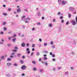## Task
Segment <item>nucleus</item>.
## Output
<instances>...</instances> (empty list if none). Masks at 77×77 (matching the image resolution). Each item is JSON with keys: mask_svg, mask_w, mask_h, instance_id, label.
Segmentation results:
<instances>
[{"mask_svg": "<svg viewBox=\"0 0 77 77\" xmlns=\"http://www.w3.org/2000/svg\"><path fill=\"white\" fill-rule=\"evenodd\" d=\"M69 10L70 11H73L75 10V8L72 7H71L69 8Z\"/></svg>", "mask_w": 77, "mask_h": 77, "instance_id": "f257e3e1", "label": "nucleus"}, {"mask_svg": "<svg viewBox=\"0 0 77 77\" xmlns=\"http://www.w3.org/2000/svg\"><path fill=\"white\" fill-rule=\"evenodd\" d=\"M21 68L22 69H23V70H25V69H26V66L25 65H23L22 66Z\"/></svg>", "mask_w": 77, "mask_h": 77, "instance_id": "f03ea898", "label": "nucleus"}, {"mask_svg": "<svg viewBox=\"0 0 77 77\" xmlns=\"http://www.w3.org/2000/svg\"><path fill=\"white\" fill-rule=\"evenodd\" d=\"M38 71L39 72H40L41 74H42L43 72H44V70L42 69H39L38 70Z\"/></svg>", "mask_w": 77, "mask_h": 77, "instance_id": "7ed1b4c3", "label": "nucleus"}, {"mask_svg": "<svg viewBox=\"0 0 77 77\" xmlns=\"http://www.w3.org/2000/svg\"><path fill=\"white\" fill-rule=\"evenodd\" d=\"M67 3V2L66 1L63 0L62 1V4L63 5H65V4H66Z\"/></svg>", "mask_w": 77, "mask_h": 77, "instance_id": "20e7f679", "label": "nucleus"}, {"mask_svg": "<svg viewBox=\"0 0 77 77\" xmlns=\"http://www.w3.org/2000/svg\"><path fill=\"white\" fill-rule=\"evenodd\" d=\"M71 23H72V24L74 26L76 24V23H75V21L74 20H72L71 21Z\"/></svg>", "mask_w": 77, "mask_h": 77, "instance_id": "39448f33", "label": "nucleus"}, {"mask_svg": "<svg viewBox=\"0 0 77 77\" xmlns=\"http://www.w3.org/2000/svg\"><path fill=\"white\" fill-rule=\"evenodd\" d=\"M37 14L38 16H39L40 15H41V11H40L39 10L37 11Z\"/></svg>", "mask_w": 77, "mask_h": 77, "instance_id": "423d86ee", "label": "nucleus"}, {"mask_svg": "<svg viewBox=\"0 0 77 77\" xmlns=\"http://www.w3.org/2000/svg\"><path fill=\"white\" fill-rule=\"evenodd\" d=\"M7 65L8 66H10L12 65V63H7Z\"/></svg>", "mask_w": 77, "mask_h": 77, "instance_id": "0eeeda50", "label": "nucleus"}, {"mask_svg": "<svg viewBox=\"0 0 77 77\" xmlns=\"http://www.w3.org/2000/svg\"><path fill=\"white\" fill-rule=\"evenodd\" d=\"M20 12H21V9L20 8L17 9V13H19Z\"/></svg>", "mask_w": 77, "mask_h": 77, "instance_id": "6e6552de", "label": "nucleus"}, {"mask_svg": "<svg viewBox=\"0 0 77 77\" xmlns=\"http://www.w3.org/2000/svg\"><path fill=\"white\" fill-rule=\"evenodd\" d=\"M22 47H25V43L23 42L21 44Z\"/></svg>", "mask_w": 77, "mask_h": 77, "instance_id": "1a4fd4ad", "label": "nucleus"}, {"mask_svg": "<svg viewBox=\"0 0 77 77\" xmlns=\"http://www.w3.org/2000/svg\"><path fill=\"white\" fill-rule=\"evenodd\" d=\"M58 3L59 5H61V4H62V1L61 0H58Z\"/></svg>", "mask_w": 77, "mask_h": 77, "instance_id": "9d476101", "label": "nucleus"}, {"mask_svg": "<svg viewBox=\"0 0 77 77\" xmlns=\"http://www.w3.org/2000/svg\"><path fill=\"white\" fill-rule=\"evenodd\" d=\"M17 56L18 57H20V56H21V54L20 53H18L17 54Z\"/></svg>", "mask_w": 77, "mask_h": 77, "instance_id": "9b49d317", "label": "nucleus"}, {"mask_svg": "<svg viewBox=\"0 0 77 77\" xmlns=\"http://www.w3.org/2000/svg\"><path fill=\"white\" fill-rule=\"evenodd\" d=\"M6 76L7 77H9L11 76V75L9 74H6Z\"/></svg>", "mask_w": 77, "mask_h": 77, "instance_id": "f8f14e48", "label": "nucleus"}, {"mask_svg": "<svg viewBox=\"0 0 77 77\" xmlns=\"http://www.w3.org/2000/svg\"><path fill=\"white\" fill-rule=\"evenodd\" d=\"M24 11L27 12H28V9H27V8H25L24 9Z\"/></svg>", "mask_w": 77, "mask_h": 77, "instance_id": "ddd939ff", "label": "nucleus"}, {"mask_svg": "<svg viewBox=\"0 0 77 77\" xmlns=\"http://www.w3.org/2000/svg\"><path fill=\"white\" fill-rule=\"evenodd\" d=\"M22 21L23 20V19H24V18H25L26 17V16H22Z\"/></svg>", "mask_w": 77, "mask_h": 77, "instance_id": "4468645a", "label": "nucleus"}, {"mask_svg": "<svg viewBox=\"0 0 77 77\" xmlns=\"http://www.w3.org/2000/svg\"><path fill=\"white\" fill-rule=\"evenodd\" d=\"M33 71H35L36 70V69H37L36 68V67H35L33 68Z\"/></svg>", "mask_w": 77, "mask_h": 77, "instance_id": "2eb2a0df", "label": "nucleus"}, {"mask_svg": "<svg viewBox=\"0 0 77 77\" xmlns=\"http://www.w3.org/2000/svg\"><path fill=\"white\" fill-rule=\"evenodd\" d=\"M3 30H4V31H6L7 30V29H6V27H4L3 28Z\"/></svg>", "mask_w": 77, "mask_h": 77, "instance_id": "dca6fc26", "label": "nucleus"}, {"mask_svg": "<svg viewBox=\"0 0 77 77\" xmlns=\"http://www.w3.org/2000/svg\"><path fill=\"white\" fill-rule=\"evenodd\" d=\"M15 41H16V38H14L12 40V41H13V42H15Z\"/></svg>", "mask_w": 77, "mask_h": 77, "instance_id": "f3484780", "label": "nucleus"}, {"mask_svg": "<svg viewBox=\"0 0 77 77\" xmlns=\"http://www.w3.org/2000/svg\"><path fill=\"white\" fill-rule=\"evenodd\" d=\"M48 26L50 27H52V24L50 23L48 24Z\"/></svg>", "mask_w": 77, "mask_h": 77, "instance_id": "a211bd4d", "label": "nucleus"}, {"mask_svg": "<svg viewBox=\"0 0 77 77\" xmlns=\"http://www.w3.org/2000/svg\"><path fill=\"white\" fill-rule=\"evenodd\" d=\"M30 20V19L29 18H27L26 19H25L24 20H23V21H25V20Z\"/></svg>", "mask_w": 77, "mask_h": 77, "instance_id": "6ab92c4d", "label": "nucleus"}, {"mask_svg": "<svg viewBox=\"0 0 77 77\" xmlns=\"http://www.w3.org/2000/svg\"><path fill=\"white\" fill-rule=\"evenodd\" d=\"M17 36V34H14V35L12 36H11V38H14V37H16Z\"/></svg>", "mask_w": 77, "mask_h": 77, "instance_id": "aec40b11", "label": "nucleus"}, {"mask_svg": "<svg viewBox=\"0 0 77 77\" xmlns=\"http://www.w3.org/2000/svg\"><path fill=\"white\" fill-rule=\"evenodd\" d=\"M11 8H9L8 9V11L9 12H10V11H11Z\"/></svg>", "mask_w": 77, "mask_h": 77, "instance_id": "412c9836", "label": "nucleus"}, {"mask_svg": "<svg viewBox=\"0 0 77 77\" xmlns=\"http://www.w3.org/2000/svg\"><path fill=\"white\" fill-rule=\"evenodd\" d=\"M68 73H69V72H65V75H68Z\"/></svg>", "mask_w": 77, "mask_h": 77, "instance_id": "4be33fe9", "label": "nucleus"}, {"mask_svg": "<svg viewBox=\"0 0 77 77\" xmlns=\"http://www.w3.org/2000/svg\"><path fill=\"white\" fill-rule=\"evenodd\" d=\"M40 54L39 53V52H37V54L36 55L37 56H39V55Z\"/></svg>", "mask_w": 77, "mask_h": 77, "instance_id": "5701e85b", "label": "nucleus"}, {"mask_svg": "<svg viewBox=\"0 0 77 77\" xmlns=\"http://www.w3.org/2000/svg\"><path fill=\"white\" fill-rule=\"evenodd\" d=\"M11 60V59L9 58L7 59V61H10Z\"/></svg>", "mask_w": 77, "mask_h": 77, "instance_id": "b1692460", "label": "nucleus"}, {"mask_svg": "<svg viewBox=\"0 0 77 77\" xmlns=\"http://www.w3.org/2000/svg\"><path fill=\"white\" fill-rule=\"evenodd\" d=\"M32 63H33V64H36V62L35 61H32Z\"/></svg>", "mask_w": 77, "mask_h": 77, "instance_id": "393cba45", "label": "nucleus"}, {"mask_svg": "<svg viewBox=\"0 0 77 77\" xmlns=\"http://www.w3.org/2000/svg\"><path fill=\"white\" fill-rule=\"evenodd\" d=\"M14 66H18V64L17 63H14Z\"/></svg>", "mask_w": 77, "mask_h": 77, "instance_id": "a878e982", "label": "nucleus"}, {"mask_svg": "<svg viewBox=\"0 0 77 77\" xmlns=\"http://www.w3.org/2000/svg\"><path fill=\"white\" fill-rule=\"evenodd\" d=\"M0 33L1 35H3V34H4V32L3 31H1L0 32Z\"/></svg>", "mask_w": 77, "mask_h": 77, "instance_id": "bb28decb", "label": "nucleus"}, {"mask_svg": "<svg viewBox=\"0 0 77 77\" xmlns=\"http://www.w3.org/2000/svg\"><path fill=\"white\" fill-rule=\"evenodd\" d=\"M11 38H12V37H8V40H9V41H11Z\"/></svg>", "mask_w": 77, "mask_h": 77, "instance_id": "cd10ccee", "label": "nucleus"}, {"mask_svg": "<svg viewBox=\"0 0 77 77\" xmlns=\"http://www.w3.org/2000/svg\"><path fill=\"white\" fill-rule=\"evenodd\" d=\"M6 22H4L3 24H2V25H3V26H5V25H6Z\"/></svg>", "mask_w": 77, "mask_h": 77, "instance_id": "c85d7f7f", "label": "nucleus"}, {"mask_svg": "<svg viewBox=\"0 0 77 77\" xmlns=\"http://www.w3.org/2000/svg\"><path fill=\"white\" fill-rule=\"evenodd\" d=\"M55 46L53 45L51 46V48H55Z\"/></svg>", "mask_w": 77, "mask_h": 77, "instance_id": "c756f323", "label": "nucleus"}, {"mask_svg": "<svg viewBox=\"0 0 77 77\" xmlns=\"http://www.w3.org/2000/svg\"><path fill=\"white\" fill-rule=\"evenodd\" d=\"M51 45H53V41H51L50 43Z\"/></svg>", "mask_w": 77, "mask_h": 77, "instance_id": "7c9ffc66", "label": "nucleus"}, {"mask_svg": "<svg viewBox=\"0 0 77 77\" xmlns=\"http://www.w3.org/2000/svg\"><path fill=\"white\" fill-rule=\"evenodd\" d=\"M8 47H11V45L10 43H9L8 44Z\"/></svg>", "mask_w": 77, "mask_h": 77, "instance_id": "2f4dec72", "label": "nucleus"}, {"mask_svg": "<svg viewBox=\"0 0 77 77\" xmlns=\"http://www.w3.org/2000/svg\"><path fill=\"white\" fill-rule=\"evenodd\" d=\"M12 51L13 52H16L17 51V50L15 49L12 50Z\"/></svg>", "mask_w": 77, "mask_h": 77, "instance_id": "473e14b6", "label": "nucleus"}, {"mask_svg": "<svg viewBox=\"0 0 77 77\" xmlns=\"http://www.w3.org/2000/svg\"><path fill=\"white\" fill-rule=\"evenodd\" d=\"M34 30H35V28H33L32 29V31H34Z\"/></svg>", "mask_w": 77, "mask_h": 77, "instance_id": "72a5a7b5", "label": "nucleus"}, {"mask_svg": "<svg viewBox=\"0 0 77 77\" xmlns=\"http://www.w3.org/2000/svg\"><path fill=\"white\" fill-rule=\"evenodd\" d=\"M44 59L45 60H47V59H47V58L46 57H44Z\"/></svg>", "mask_w": 77, "mask_h": 77, "instance_id": "f704fd0d", "label": "nucleus"}, {"mask_svg": "<svg viewBox=\"0 0 77 77\" xmlns=\"http://www.w3.org/2000/svg\"><path fill=\"white\" fill-rule=\"evenodd\" d=\"M44 45L45 46H47V43H45L44 44Z\"/></svg>", "mask_w": 77, "mask_h": 77, "instance_id": "c9c22d12", "label": "nucleus"}, {"mask_svg": "<svg viewBox=\"0 0 77 77\" xmlns=\"http://www.w3.org/2000/svg\"><path fill=\"white\" fill-rule=\"evenodd\" d=\"M21 33H18V35L19 36H21Z\"/></svg>", "mask_w": 77, "mask_h": 77, "instance_id": "e433bc0d", "label": "nucleus"}, {"mask_svg": "<svg viewBox=\"0 0 77 77\" xmlns=\"http://www.w3.org/2000/svg\"><path fill=\"white\" fill-rule=\"evenodd\" d=\"M48 53V51H44V53Z\"/></svg>", "mask_w": 77, "mask_h": 77, "instance_id": "4c0bfd02", "label": "nucleus"}, {"mask_svg": "<svg viewBox=\"0 0 77 77\" xmlns=\"http://www.w3.org/2000/svg\"><path fill=\"white\" fill-rule=\"evenodd\" d=\"M3 15H5V16H6V15H7V14L5 13H3Z\"/></svg>", "mask_w": 77, "mask_h": 77, "instance_id": "58836bf2", "label": "nucleus"}, {"mask_svg": "<svg viewBox=\"0 0 77 77\" xmlns=\"http://www.w3.org/2000/svg\"><path fill=\"white\" fill-rule=\"evenodd\" d=\"M68 15H69V18H71V14H69Z\"/></svg>", "mask_w": 77, "mask_h": 77, "instance_id": "ea45409f", "label": "nucleus"}, {"mask_svg": "<svg viewBox=\"0 0 77 77\" xmlns=\"http://www.w3.org/2000/svg\"><path fill=\"white\" fill-rule=\"evenodd\" d=\"M36 24L37 25H40V24H41V23H40V22H38Z\"/></svg>", "mask_w": 77, "mask_h": 77, "instance_id": "a19ab883", "label": "nucleus"}, {"mask_svg": "<svg viewBox=\"0 0 77 77\" xmlns=\"http://www.w3.org/2000/svg\"><path fill=\"white\" fill-rule=\"evenodd\" d=\"M1 58L2 59H5V58H4V56H3L1 57Z\"/></svg>", "mask_w": 77, "mask_h": 77, "instance_id": "79ce46f5", "label": "nucleus"}, {"mask_svg": "<svg viewBox=\"0 0 77 77\" xmlns=\"http://www.w3.org/2000/svg\"><path fill=\"white\" fill-rule=\"evenodd\" d=\"M42 63L43 64H45V61H43L42 62Z\"/></svg>", "mask_w": 77, "mask_h": 77, "instance_id": "37998d69", "label": "nucleus"}, {"mask_svg": "<svg viewBox=\"0 0 77 77\" xmlns=\"http://www.w3.org/2000/svg\"><path fill=\"white\" fill-rule=\"evenodd\" d=\"M57 69H61V67H58Z\"/></svg>", "mask_w": 77, "mask_h": 77, "instance_id": "c03bdc74", "label": "nucleus"}, {"mask_svg": "<svg viewBox=\"0 0 77 77\" xmlns=\"http://www.w3.org/2000/svg\"><path fill=\"white\" fill-rule=\"evenodd\" d=\"M24 62V61H23V60H20V63H23V62Z\"/></svg>", "mask_w": 77, "mask_h": 77, "instance_id": "a18cd8bd", "label": "nucleus"}, {"mask_svg": "<svg viewBox=\"0 0 77 77\" xmlns=\"http://www.w3.org/2000/svg\"><path fill=\"white\" fill-rule=\"evenodd\" d=\"M68 24H69V21H67L66 23V25H68Z\"/></svg>", "mask_w": 77, "mask_h": 77, "instance_id": "49530a36", "label": "nucleus"}, {"mask_svg": "<svg viewBox=\"0 0 77 77\" xmlns=\"http://www.w3.org/2000/svg\"><path fill=\"white\" fill-rule=\"evenodd\" d=\"M25 35L24 34H22V35H21V36L22 37H23L24 36V35Z\"/></svg>", "mask_w": 77, "mask_h": 77, "instance_id": "de8ad7c7", "label": "nucleus"}, {"mask_svg": "<svg viewBox=\"0 0 77 77\" xmlns=\"http://www.w3.org/2000/svg\"><path fill=\"white\" fill-rule=\"evenodd\" d=\"M35 45V44H33L32 45V47L33 48H34Z\"/></svg>", "mask_w": 77, "mask_h": 77, "instance_id": "09e8293b", "label": "nucleus"}, {"mask_svg": "<svg viewBox=\"0 0 77 77\" xmlns=\"http://www.w3.org/2000/svg\"><path fill=\"white\" fill-rule=\"evenodd\" d=\"M39 41L40 42H41L42 41V39L41 38L39 39Z\"/></svg>", "mask_w": 77, "mask_h": 77, "instance_id": "8fccbe9b", "label": "nucleus"}, {"mask_svg": "<svg viewBox=\"0 0 77 77\" xmlns=\"http://www.w3.org/2000/svg\"><path fill=\"white\" fill-rule=\"evenodd\" d=\"M33 54V52H32L31 54V56H32Z\"/></svg>", "mask_w": 77, "mask_h": 77, "instance_id": "3c124183", "label": "nucleus"}, {"mask_svg": "<svg viewBox=\"0 0 77 77\" xmlns=\"http://www.w3.org/2000/svg\"><path fill=\"white\" fill-rule=\"evenodd\" d=\"M15 54V53L14 52L13 53L11 54V55H14V54Z\"/></svg>", "mask_w": 77, "mask_h": 77, "instance_id": "603ef678", "label": "nucleus"}, {"mask_svg": "<svg viewBox=\"0 0 77 77\" xmlns=\"http://www.w3.org/2000/svg\"><path fill=\"white\" fill-rule=\"evenodd\" d=\"M8 34H11V33H12V31H9L8 32Z\"/></svg>", "mask_w": 77, "mask_h": 77, "instance_id": "864d4df0", "label": "nucleus"}, {"mask_svg": "<svg viewBox=\"0 0 77 77\" xmlns=\"http://www.w3.org/2000/svg\"><path fill=\"white\" fill-rule=\"evenodd\" d=\"M25 74L24 73H23L22 74V76H24Z\"/></svg>", "mask_w": 77, "mask_h": 77, "instance_id": "5fc2aeb1", "label": "nucleus"}, {"mask_svg": "<svg viewBox=\"0 0 77 77\" xmlns=\"http://www.w3.org/2000/svg\"><path fill=\"white\" fill-rule=\"evenodd\" d=\"M60 12H59L57 14L58 15H60Z\"/></svg>", "mask_w": 77, "mask_h": 77, "instance_id": "6e6d98bb", "label": "nucleus"}, {"mask_svg": "<svg viewBox=\"0 0 77 77\" xmlns=\"http://www.w3.org/2000/svg\"><path fill=\"white\" fill-rule=\"evenodd\" d=\"M30 51H28L27 52V54H30Z\"/></svg>", "mask_w": 77, "mask_h": 77, "instance_id": "4d7b16f0", "label": "nucleus"}, {"mask_svg": "<svg viewBox=\"0 0 77 77\" xmlns=\"http://www.w3.org/2000/svg\"><path fill=\"white\" fill-rule=\"evenodd\" d=\"M55 55H54V54H53L52 55V57H55Z\"/></svg>", "mask_w": 77, "mask_h": 77, "instance_id": "13d9d810", "label": "nucleus"}, {"mask_svg": "<svg viewBox=\"0 0 77 77\" xmlns=\"http://www.w3.org/2000/svg\"><path fill=\"white\" fill-rule=\"evenodd\" d=\"M64 22V20H61V23H63Z\"/></svg>", "mask_w": 77, "mask_h": 77, "instance_id": "bf43d9fd", "label": "nucleus"}, {"mask_svg": "<svg viewBox=\"0 0 77 77\" xmlns=\"http://www.w3.org/2000/svg\"><path fill=\"white\" fill-rule=\"evenodd\" d=\"M10 57L11 58H13L14 57V56L11 55L10 56Z\"/></svg>", "mask_w": 77, "mask_h": 77, "instance_id": "052dcab7", "label": "nucleus"}, {"mask_svg": "<svg viewBox=\"0 0 77 77\" xmlns=\"http://www.w3.org/2000/svg\"><path fill=\"white\" fill-rule=\"evenodd\" d=\"M74 52H71V54L72 55H74Z\"/></svg>", "mask_w": 77, "mask_h": 77, "instance_id": "680f3d73", "label": "nucleus"}, {"mask_svg": "<svg viewBox=\"0 0 77 77\" xmlns=\"http://www.w3.org/2000/svg\"><path fill=\"white\" fill-rule=\"evenodd\" d=\"M22 57L23 59H24V58H25V56H22Z\"/></svg>", "mask_w": 77, "mask_h": 77, "instance_id": "e2e57ef3", "label": "nucleus"}, {"mask_svg": "<svg viewBox=\"0 0 77 77\" xmlns=\"http://www.w3.org/2000/svg\"><path fill=\"white\" fill-rule=\"evenodd\" d=\"M26 51H28L29 50V48H27L26 50Z\"/></svg>", "mask_w": 77, "mask_h": 77, "instance_id": "0e129e2a", "label": "nucleus"}, {"mask_svg": "<svg viewBox=\"0 0 77 77\" xmlns=\"http://www.w3.org/2000/svg\"><path fill=\"white\" fill-rule=\"evenodd\" d=\"M52 60L53 61H55V60H56V59L54 58H53Z\"/></svg>", "mask_w": 77, "mask_h": 77, "instance_id": "69168bd1", "label": "nucleus"}, {"mask_svg": "<svg viewBox=\"0 0 77 77\" xmlns=\"http://www.w3.org/2000/svg\"><path fill=\"white\" fill-rule=\"evenodd\" d=\"M53 21L54 22H55V21H56V20H55V19H53Z\"/></svg>", "mask_w": 77, "mask_h": 77, "instance_id": "338daca9", "label": "nucleus"}, {"mask_svg": "<svg viewBox=\"0 0 77 77\" xmlns=\"http://www.w3.org/2000/svg\"><path fill=\"white\" fill-rule=\"evenodd\" d=\"M63 18V17H62V16H61V17H60V19H62Z\"/></svg>", "mask_w": 77, "mask_h": 77, "instance_id": "774afa93", "label": "nucleus"}]
</instances>
